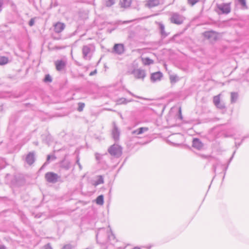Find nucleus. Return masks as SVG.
I'll return each mask as SVG.
<instances>
[{"label":"nucleus","instance_id":"obj_1","mask_svg":"<svg viewBox=\"0 0 249 249\" xmlns=\"http://www.w3.org/2000/svg\"><path fill=\"white\" fill-rule=\"evenodd\" d=\"M95 50L93 44H89L84 45L82 48V57L84 59L90 60L92 57L93 54Z\"/></svg>","mask_w":249,"mask_h":249},{"label":"nucleus","instance_id":"obj_2","mask_svg":"<svg viewBox=\"0 0 249 249\" xmlns=\"http://www.w3.org/2000/svg\"><path fill=\"white\" fill-rule=\"evenodd\" d=\"M231 2L216 3L215 11L218 15H228L231 12Z\"/></svg>","mask_w":249,"mask_h":249},{"label":"nucleus","instance_id":"obj_3","mask_svg":"<svg viewBox=\"0 0 249 249\" xmlns=\"http://www.w3.org/2000/svg\"><path fill=\"white\" fill-rule=\"evenodd\" d=\"M185 20V18L178 13H173L170 18V21L172 23L181 25Z\"/></svg>","mask_w":249,"mask_h":249},{"label":"nucleus","instance_id":"obj_4","mask_svg":"<svg viewBox=\"0 0 249 249\" xmlns=\"http://www.w3.org/2000/svg\"><path fill=\"white\" fill-rule=\"evenodd\" d=\"M108 153L112 156L119 157L122 154V150L121 146L118 145L113 144L108 149Z\"/></svg>","mask_w":249,"mask_h":249},{"label":"nucleus","instance_id":"obj_5","mask_svg":"<svg viewBox=\"0 0 249 249\" xmlns=\"http://www.w3.org/2000/svg\"><path fill=\"white\" fill-rule=\"evenodd\" d=\"M59 178H60V176L52 172H47L45 175L46 180L51 183H55L58 181Z\"/></svg>","mask_w":249,"mask_h":249},{"label":"nucleus","instance_id":"obj_6","mask_svg":"<svg viewBox=\"0 0 249 249\" xmlns=\"http://www.w3.org/2000/svg\"><path fill=\"white\" fill-rule=\"evenodd\" d=\"M108 238L109 233H107V231L105 228H101L99 230L96 234V239L97 241H98V239L100 238L103 242H105L107 240Z\"/></svg>","mask_w":249,"mask_h":249},{"label":"nucleus","instance_id":"obj_7","mask_svg":"<svg viewBox=\"0 0 249 249\" xmlns=\"http://www.w3.org/2000/svg\"><path fill=\"white\" fill-rule=\"evenodd\" d=\"M131 73L136 78L142 80H143L146 76L145 71L142 69H135L132 71Z\"/></svg>","mask_w":249,"mask_h":249},{"label":"nucleus","instance_id":"obj_8","mask_svg":"<svg viewBox=\"0 0 249 249\" xmlns=\"http://www.w3.org/2000/svg\"><path fill=\"white\" fill-rule=\"evenodd\" d=\"M54 63L56 69L58 71L64 70L67 64L66 61L63 60H57Z\"/></svg>","mask_w":249,"mask_h":249},{"label":"nucleus","instance_id":"obj_9","mask_svg":"<svg viewBox=\"0 0 249 249\" xmlns=\"http://www.w3.org/2000/svg\"><path fill=\"white\" fill-rule=\"evenodd\" d=\"M113 51L118 54H122L124 52V47L123 44H116L113 47Z\"/></svg>","mask_w":249,"mask_h":249},{"label":"nucleus","instance_id":"obj_10","mask_svg":"<svg viewBox=\"0 0 249 249\" xmlns=\"http://www.w3.org/2000/svg\"><path fill=\"white\" fill-rule=\"evenodd\" d=\"M35 153L33 152H29L25 158L26 162L29 165H31L35 162Z\"/></svg>","mask_w":249,"mask_h":249},{"label":"nucleus","instance_id":"obj_11","mask_svg":"<svg viewBox=\"0 0 249 249\" xmlns=\"http://www.w3.org/2000/svg\"><path fill=\"white\" fill-rule=\"evenodd\" d=\"M162 77V73L160 72H156L151 75L150 79L152 82L160 81Z\"/></svg>","mask_w":249,"mask_h":249},{"label":"nucleus","instance_id":"obj_12","mask_svg":"<svg viewBox=\"0 0 249 249\" xmlns=\"http://www.w3.org/2000/svg\"><path fill=\"white\" fill-rule=\"evenodd\" d=\"M192 142L193 147L197 150L201 149L203 146V143L198 138H194Z\"/></svg>","mask_w":249,"mask_h":249},{"label":"nucleus","instance_id":"obj_13","mask_svg":"<svg viewBox=\"0 0 249 249\" xmlns=\"http://www.w3.org/2000/svg\"><path fill=\"white\" fill-rule=\"evenodd\" d=\"M113 128L112 131V137L114 140L117 141L119 139L120 136V131L116 125L115 122L113 123Z\"/></svg>","mask_w":249,"mask_h":249},{"label":"nucleus","instance_id":"obj_14","mask_svg":"<svg viewBox=\"0 0 249 249\" xmlns=\"http://www.w3.org/2000/svg\"><path fill=\"white\" fill-rule=\"evenodd\" d=\"M65 28V24L63 23L58 22L54 25V31L56 33L62 32Z\"/></svg>","mask_w":249,"mask_h":249},{"label":"nucleus","instance_id":"obj_15","mask_svg":"<svg viewBox=\"0 0 249 249\" xmlns=\"http://www.w3.org/2000/svg\"><path fill=\"white\" fill-rule=\"evenodd\" d=\"M160 4V0H149L147 3L146 4V6L149 8H152L155 6H157Z\"/></svg>","mask_w":249,"mask_h":249},{"label":"nucleus","instance_id":"obj_16","mask_svg":"<svg viewBox=\"0 0 249 249\" xmlns=\"http://www.w3.org/2000/svg\"><path fill=\"white\" fill-rule=\"evenodd\" d=\"M204 36L205 37L208 39L212 38L213 40L216 39V36L214 35V33L213 31L205 32L204 33Z\"/></svg>","mask_w":249,"mask_h":249},{"label":"nucleus","instance_id":"obj_17","mask_svg":"<svg viewBox=\"0 0 249 249\" xmlns=\"http://www.w3.org/2000/svg\"><path fill=\"white\" fill-rule=\"evenodd\" d=\"M159 29L160 30V33L161 36L165 37L168 36V34L165 31V27L163 23L160 22L159 23Z\"/></svg>","mask_w":249,"mask_h":249},{"label":"nucleus","instance_id":"obj_18","mask_svg":"<svg viewBox=\"0 0 249 249\" xmlns=\"http://www.w3.org/2000/svg\"><path fill=\"white\" fill-rule=\"evenodd\" d=\"M148 130L147 127H140L136 130H135L132 132L133 135H140L143 132L147 131Z\"/></svg>","mask_w":249,"mask_h":249},{"label":"nucleus","instance_id":"obj_19","mask_svg":"<svg viewBox=\"0 0 249 249\" xmlns=\"http://www.w3.org/2000/svg\"><path fill=\"white\" fill-rule=\"evenodd\" d=\"M133 101L132 99L127 100L124 98H120L116 100L117 105L126 104L128 102H131Z\"/></svg>","mask_w":249,"mask_h":249},{"label":"nucleus","instance_id":"obj_20","mask_svg":"<svg viewBox=\"0 0 249 249\" xmlns=\"http://www.w3.org/2000/svg\"><path fill=\"white\" fill-rule=\"evenodd\" d=\"M120 4L121 7L126 8L130 5L131 1L130 0H120Z\"/></svg>","mask_w":249,"mask_h":249},{"label":"nucleus","instance_id":"obj_21","mask_svg":"<svg viewBox=\"0 0 249 249\" xmlns=\"http://www.w3.org/2000/svg\"><path fill=\"white\" fill-rule=\"evenodd\" d=\"M238 94L236 92H231V103H234L238 99Z\"/></svg>","mask_w":249,"mask_h":249},{"label":"nucleus","instance_id":"obj_22","mask_svg":"<svg viewBox=\"0 0 249 249\" xmlns=\"http://www.w3.org/2000/svg\"><path fill=\"white\" fill-rule=\"evenodd\" d=\"M142 60L143 64L145 65H149L154 63V61L149 57L142 58Z\"/></svg>","mask_w":249,"mask_h":249},{"label":"nucleus","instance_id":"obj_23","mask_svg":"<svg viewBox=\"0 0 249 249\" xmlns=\"http://www.w3.org/2000/svg\"><path fill=\"white\" fill-rule=\"evenodd\" d=\"M96 203L100 205H102L104 204V196L101 195L99 196L96 199Z\"/></svg>","mask_w":249,"mask_h":249},{"label":"nucleus","instance_id":"obj_24","mask_svg":"<svg viewBox=\"0 0 249 249\" xmlns=\"http://www.w3.org/2000/svg\"><path fill=\"white\" fill-rule=\"evenodd\" d=\"M98 179L94 183L95 186H97L99 184H103L104 183V178L102 176H98L97 177Z\"/></svg>","mask_w":249,"mask_h":249},{"label":"nucleus","instance_id":"obj_25","mask_svg":"<svg viewBox=\"0 0 249 249\" xmlns=\"http://www.w3.org/2000/svg\"><path fill=\"white\" fill-rule=\"evenodd\" d=\"M8 62V58L7 57L0 56V65H3L7 64Z\"/></svg>","mask_w":249,"mask_h":249},{"label":"nucleus","instance_id":"obj_26","mask_svg":"<svg viewBox=\"0 0 249 249\" xmlns=\"http://www.w3.org/2000/svg\"><path fill=\"white\" fill-rule=\"evenodd\" d=\"M238 3L241 5L242 8L244 9H248L246 0H237Z\"/></svg>","mask_w":249,"mask_h":249},{"label":"nucleus","instance_id":"obj_27","mask_svg":"<svg viewBox=\"0 0 249 249\" xmlns=\"http://www.w3.org/2000/svg\"><path fill=\"white\" fill-rule=\"evenodd\" d=\"M116 0H106L105 4L107 7H110L115 3Z\"/></svg>","mask_w":249,"mask_h":249},{"label":"nucleus","instance_id":"obj_28","mask_svg":"<svg viewBox=\"0 0 249 249\" xmlns=\"http://www.w3.org/2000/svg\"><path fill=\"white\" fill-rule=\"evenodd\" d=\"M213 102L215 106L219 104L220 102V94L213 97Z\"/></svg>","mask_w":249,"mask_h":249},{"label":"nucleus","instance_id":"obj_29","mask_svg":"<svg viewBox=\"0 0 249 249\" xmlns=\"http://www.w3.org/2000/svg\"><path fill=\"white\" fill-rule=\"evenodd\" d=\"M170 80L171 83H175L178 80V79L176 75H171L170 76Z\"/></svg>","mask_w":249,"mask_h":249},{"label":"nucleus","instance_id":"obj_30","mask_svg":"<svg viewBox=\"0 0 249 249\" xmlns=\"http://www.w3.org/2000/svg\"><path fill=\"white\" fill-rule=\"evenodd\" d=\"M78 108H77V110L79 112H81L82 111H83L84 107H85V104L83 103H79L78 104Z\"/></svg>","mask_w":249,"mask_h":249},{"label":"nucleus","instance_id":"obj_31","mask_svg":"<svg viewBox=\"0 0 249 249\" xmlns=\"http://www.w3.org/2000/svg\"><path fill=\"white\" fill-rule=\"evenodd\" d=\"M200 0H187L188 3L191 6H193L196 3L199 1Z\"/></svg>","mask_w":249,"mask_h":249},{"label":"nucleus","instance_id":"obj_32","mask_svg":"<svg viewBox=\"0 0 249 249\" xmlns=\"http://www.w3.org/2000/svg\"><path fill=\"white\" fill-rule=\"evenodd\" d=\"M44 81L45 82H51L52 79L49 74H47L45 75Z\"/></svg>","mask_w":249,"mask_h":249},{"label":"nucleus","instance_id":"obj_33","mask_svg":"<svg viewBox=\"0 0 249 249\" xmlns=\"http://www.w3.org/2000/svg\"><path fill=\"white\" fill-rule=\"evenodd\" d=\"M215 106L217 108L220 109H223L225 108V105L224 103H221V102L218 105H215Z\"/></svg>","mask_w":249,"mask_h":249},{"label":"nucleus","instance_id":"obj_34","mask_svg":"<svg viewBox=\"0 0 249 249\" xmlns=\"http://www.w3.org/2000/svg\"><path fill=\"white\" fill-rule=\"evenodd\" d=\"M127 92L129 93V94H130L132 96L135 97H136L137 98L146 100V98H143V97H140V96H137V95L134 94L133 93H132L131 91H130L129 90H128Z\"/></svg>","mask_w":249,"mask_h":249},{"label":"nucleus","instance_id":"obj_35","mask_svg":"<svg viewBox=\"0 0 249 249\" xmlns=\"http://www.w3.org/2000/svg\"><path fill=\"white\" fill-rule=\"evenodd\" d=\"M35 24V18H32L29 22V25L31 27L33 26Z\"/></svg>","mask_w":249,"mask_h":249},{"label":"nucleus","instance_id":"obj_36","mask_svg":"<svg viewBox=\"0 0 249 249\" xmlns=\"http://www.w3.org/2000/svg\"><path fill=\"white\" fill-rule=\"evenodd\" d=\"M71 245L70 244H67L63 246L62 249H71Z\"/></svg>","mask_w":249,"mask_h":249},{"label":"nucleus","instance_id":"obj_37","mask_svg":"<svg viewBox=\"0 0 249 249\" xmlns=\"http://www.w3.org/2000/svg\"><path fill=\"white\" fill-rule=\"evenodd\" d=\"M76 162L77 164L78 165L79 169L80 170H81L82 168V165H81V164L79 162V158L78 157H77V160H76Z\"/></svg>","mask_w":249,"mask_h":249},{"label":"nucleus","instance_id":"obj_38","mask_svg":"<svg viewBox=\"0 0 249 249\" xmlns=\"http://www.w3.org/2000/svg\"><path fill=\"white\" fill-rule=\"evenodd\" d=\"M51 158V156L50 155H48L47 156V161H46V162H45V163L43 165V166H42L41 167V169H42V168L44 167V166L46 165V164L47 163V162H49V160H50Z\"/></svg>","mask_w":249,"mask_h":249},{"label":"nucleus","instance_id":"obj_39","mask_svg":"<svg viewBox=\"0 0 249 249\" xmlns=\"http://www.w3.org/2000/svg\"><path fill=\"white\" fill-rule=\"evenodd\" d=\"M235 151H234V152H233V154H232V156L231 157V158H230V159L229 160V163H228V164H229V163H230V162L231 161V160H232V158H233V157L234 155L235 154ZM228 165H229V164H228ZM228 165H227V167H225V170H226L228 169Z\"/></svg>","mask_w":249,"mask_h":249},{"label":"nucleus","instance_id":"obj_40","mask_svg":"<svg viewBox=\"0 0 249 249\" xmlns=\"http://www.w3.org/2000/svg\"><path fill=\"white\" fill-rule=\"evenodd\" d=\"M45 249H53L50 244L48 243L44 247Z\"/></svg>","mask_w":249,"mask_h":249},{"label":"nucleus","instance_id":"obj_41","mask_svg":"<svg viewBox=\"0 0 249 249\" xmlns=\"http://www.w3.org/2000/svg\"><path fill=\"white\" fill-rule=\"evenodd\" d=\"M245 138H246V137H244V138L242 139V141H241V142H240V143H238V144H237V142H235V145H236V146L237 147V148H238V147L240 145V144H241V143L243 142V141H244V139H245Z\"/></svg>","mask_w":249,"mask_h":249},{"label":"nucleus","instance_id":"obj_42","mask_svg":"<svg viewBox=\"0 0 249 249\" xmlns=\"http://www.w3.org/2000/svg\"><path fill=\"white\" fill-rule=\"evenodd\" d=\"M97 73V71L96 70H94V71H91L90 74H89V75L90 76H92V75H94L95 74H96Z\"/></svg>","mask_w":249,"mask_h":249},{"label":"nucleus","instance_id":"obj_43","mask_svg":"<svg viewBox=\"0 0 249 249\" xmlns=\"http://www.w3.org/2000/svg\"><path fill=\"white\" fill-rule=\"evenodd\" d=\"M3 5V0H0V12L1 11V7Z\"/></svg>","mask_w":249,"mask_h":249},{"label":"nucleus","instance_id":"obj_44","mask_svg":"<svg viewBox=\"0 0 249 249\" xmlns=\"http://www.w3.org/2000/svg\"><path fill=\"white\" fill-rule=\"evenodd\" d=\"M216 167H217V165H213V170H214V172H215V171H216Z\"/></svg>","mask_w":249,"mask_h":249},{"label":"nucleus","instance_id":"obj_45","mask_svg":"<svg viewBox=\"0 0 249 249\" xmlns=\"http://www.w3.org/2000/svg\"><path fill=\"white\" fill-rule=\"evenodd\" d=\"M0 249H5L3 246H0Z\"/></svg>","mask_w":249,"mask_h":249},{"label":"nucleus","instance_id":"obj_46","mask_svg":"<svg viewBox=\"0 0 249 249\" xmlns=\"http://www.w3.org/2000/svg\"><path fill=\"white\" fill-rule=\"evenodd\" d=\"M133 249H141L139 247H135Z\"/></svg>","mask_w":249,"mask_h":249},{"label":"nucleus","instance_id":"obj_47","mask_svg":"<svg viewBox=\"0 0 249 249\" xmlns=\"http://www.w3.org/2000/svg\"><path fill=\"white\" fill-rule=\"evenodd\" d=\"M179 112H180V113H181V110H180V109H179Z\"/></svg>","mask_w":249,"mask_h":249}]
</instances>
